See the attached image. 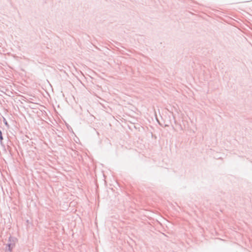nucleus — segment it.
Here are the masks:
<instances>
[{
  "label": "nucleus",
  "instance_id": "obj_1",
  "mask_svg": "<svg viewBox=\"0 0 252 252\" xmlns=\"http://www.w3.org/2000/svg\"><path fill=\"white\" fill-rule=\"evenodd\" d=\"M5 125H7V122H6L5 123Z\"/></svg>",
  "mask_w": 252,
  "mask_h": 252
}]
</instances>
